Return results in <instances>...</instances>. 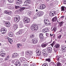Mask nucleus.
Here are the masks:
<instances>
[{
  "instance_id": "63",
  "label": "nucleus",
  "mask_w": 66,
  "mask_h": 66,
  "mask_svg": "<svg viewBox=\"0 0 66 66\" xmlns=\"http://www.w3.org/2000/svg\"><path fill=\"white\" fill-rule=\"evenodd\" d=\"M29 26V25L28 24H26V25H25V26L26 27H28Z\"/></svg>"
},
{
  "instance_id": "36",
  "label": "nucleus",
  "mask_w": 66,
  "mask_h": 66,
  "mask_svg": "<svg viewBox=\"0 0 66 66\" xmlns=\"http://www.w3.org/2000/svg\"><path fill=\"white\" fill-rule=\"evenodd\" d=\"M50 64V65H51L52 66H54V63L53 62H51Z\"/></svg>"
},
{
  "instance_id": "33",
  "label": "nucleus",
  "mask_w": 66,
  "mask_h": 66,
  "mask_svg": "<svg viewBox=\"0 0 66 66\" xmlns=\"http://www.w3.org/2000/svg\"><path fill=\"white\" fill-rule=\"evenodd\" d=\"M55 41H53V43L51 44V45L53 47L54 45H55Z\"/></svg>"
},
{
  "instance_id": "17",
  "label": "nucleus",
  "mask_w": 66,
  "mask_h": 66,
  "mask_svg": "<svg viewBox=\"0 0 66 66\" xmlns=\"http://www.w3.org/2000/svg\"><path fill=\"white\" fill-rule=\"evenodd\" d=\"M36 52L37 53V55H40L41 54V52H40V51L39 50H38L36 51Z\"/></svg>"
},
{
  "instance_id": "62",
  "label": "nucleus",
  "mask_w": 66,
  "mask_h": 66,
  "mask_svg": "<svg viewBox=\"0 0 66 66\" xmlns=\"http://www.w3.org/2000/svg\"><path fill=\"white\" fill-rule=\"evenodd\" d=\"M10 40L11 41V42H13V40H12V39H11Z\"/></svg>"
},
{
  "instance_id": "34",
  "label": "nucleus",
  "mask_w": 66,
  "mask_h": 66,
  "mask_svg": "<svg viewBox=\"0 0 66 66\" xmlns=\"http://www.w3.org/2000/svg\"><path fill=\"white\" fill-rule=\"evenodd\" d=\"M46 61H47V62H51V59L50 58L46 59Z\"/></svg>"
},
{
  "instance_id": "60",
  "label": "nucleus",
  "mask_w": 66,
  "mask_h": 66,
  "mask_svg": "<svg viewBox=\"0 0 66 66\" xmlns=\"http://www.w3.org/2000/svg\"><path fill=\"white\" fill-rule=\"evenodd\" d=\"M42 31H44V32L45 31V29H43L42 30Z\"/></svg>"
},
{
  "instance_id": "46",
  "label": "nucleus",
  "mask_w": 66,
  "mask_h": 66,
  "mask_svg": "<svg viewBox=\"0 0 66 66\" xmlns=\"http://www.w3.org/2000/svg\"><path fill=\"white\" fill-rule=\"evenodd\" d=\"M62 36L61 35H59V36H58L57 38L59 39H60L61 38V37Z\"/></svg>"
},
{
  "instance_id": "40",
  "label": "nucleus",
  "mask_w": 66,
  "mask_h": 66,
  "mask_svg": "<svg viewBox=\"0 0 66 66\" xmlns=\"http://www.w3.org/2000/svg\"><path fill=\"white\" fill-rule=\"evenodd\" d=\"M43 52H44V53H46V52H48L47 50L45 49H44L43 50Z\"/></svg>"
},
{
  "instance_id": "47",
  "label": "nucleus",
  "mask_w": 66,
  "mask_h": 66,
  "mask_svg": "<svg viewBox=\"0 0 66 66\" xmlns=\"http://www.w3.org/2000/svg\"><path fill=\"white\" fill-rule=\"evenodd\" d=\"M15 8L16 9H17L19 8V6H15Z\"/></svg>"
},
{
  "instance_id": "15",
  "label": "nucleus",
  "mask_w": 66,
  "mask_h": 66,
  "mask_svg": "<svg viewBox=\"0 0 66 66\" xmlns=\"http://www.w3.org/2000/svg\"><path fill=\"white\" fill-rule=\"evenodd\" d=\"M22 33V30H20L18 32L16 33V35H19V34H21Z\"/></svg>"
},
{
  "instance_id": "59",
  "label": "nucleus",
  "mask_w": 66,
  "mask_h": 66,
  "mask_svg": "<svg viewBox=\"0 0 66 66\" xmlns=\"http://www.w3.org/2000/svg\"><path fill=\"white\" fill-rule=\"evenodd\" d=\"M64 23H63L64 24V26H66V22H64Z\"/></svg>"
},
{
  "instance_id": "18",
  "label": "nucleus",
  "mask_w": 66,
  "mask_h": 66,
  "mask_svg": "<svg viewBox=\"0 0 66 66\" xmlns=\"http://www.w3.org/2000/svg\"><path fill=\"white\" fill-rule=\"evenodd\" d=\"M21 64V63H20V62L18 61H16L15 63V65L17 66H19Z\"/></svg>"
},
{
  "instance_id": "57",
  "label": "nucleus",
  "mask_w": 66,
  "mask_h": 66,
  "mask_svg": "<svg viewBox=\"0 0 66 66\" xmlns=\"http://www.w3.org/2000/svg\"><path fill=\"white\" fill-rule=\"evenodd\" d=\"M54 52H56V50L55 49H54Z\"/></svg>"
},
{
  "instance_id": "41",
  "label": "nucleus",
  "mask_w": 66,
  "mask_h": 66,
  "mask_svg": "<svg viewBox=\"0 0 66 66\" xmlns=\"http://www.w3.org/2000/svg\"><path fill=\"white\" fill-rule=\"evenodd\" d=\"M49 31V29H45V31H44V33L48 32Z\"/></svg>"
},
{
  "instance_id": "56",
  "label": "nucleus",
  "mask_w": 66,
  "mask_h": 66,
  "mask_svg": "<svg viewBox=\"0 0 66 66\" xmlns=\"http://www.w3.org/2000/svg\"><path fill=\"white\" fill-rule=\"evenodd\" d=\"M23 66H29V65L27 64H24Z\"/></svg>"
},
{
  "instance_id": "11",
  "label": "nucleus",
  "mask_w": 66,
  "mask_h": 66,
  "mask_svg": "<svg viewBox=\"0 0 66 66\" xmlns=\"http://www.w3.org/2000/svg\"><path fill=\"white\" fill-rule=\"evenodd\" d=\"M24 21L25 23H29L30 20L27 18H24Z\"/></svg>"
},
{
  "instance_id": "21",
  "label": "nucleus",
  "mask_w": 66,
  "mask_h": 66,
  "mask_svg": "<svg viewBox=\"0 0 66 66\" xmlns=\"http://www.w3.org/2000/svg\"><path fill=\"white\" fill-rule=\"evenodd\" d=\"M52 48L51 47H48L47 48V50L48 51V52H52Z\"/></svg>"
},
{
  "instance_id": "50",
  "label": "nucleus",
  "mask_w": 66,
  "mask_h": 66,
  "mask_svg": "<svg viewBox=\"0 0 66 66\" xmlns=\"http://www.w3.org/2000/svg\"><path fill=\"white\" fill-rule=\"evenodd\" d=\"M9 9H10V10H11V9H12V6H9Z\"/></svg>"
},
{
  "instance_id": "13",
  "label": "nucleus",
  "mask_w": 66,
  "mask_h": 66,
  "mask_svg": "<svg viewBox=\"0 0 66 66\" xmlns=\"http://www.w3.org/2000/svg\"><path fill=\"white\" fill-rule=\"evenodd\" d=\"M4 14H7V15H11L12 13L11 11H4Z\"/></svg>"
},
{
  "instance_id": "38",
  "label": "nucleus",
  "mask_w": 66,
  "mask_h": 66,
  "mask_svg": "<svg viewBox=\"0 0 66 66\" xmlns=\"http://www.w3.org/2000/svg\"><path fill=\"white\" fill-rule=\"evenodd\" d=\"M61 63H60V62H58L57 63V66H61Z\"/></svg>"
},
{
  "instance_id": "7",
  "label": "nucleus",
  "mask_w": 66,
  "mask_h": 66,
  "mask_svg": "<svg viewBox=\"0 0 66 66\" xmlns=\"http://www.w3.org/2000/svg\"><path fill=\"white\" fill-rule=\"evenodd\" d=\"M49 21V20L47 19H45L44 20V22L46 26H48V25H49L50 22Z\"/></svg>"
},
{
  "instance_id": "32",
  "label": "nucleus",
  "mask_w": 66,
  "mask_h": 66,
  "mask_svg": "<svg viewBox=\"0 0 66 66\" xmlns=\"http://www.w3.org/2000/svg\"><path fill=\"white\" fill-rule=\"evenodd\" d=\"M57 4H58V2L56 0L54 1V5H57Z\"/></svg>"
},
{
  "instance_id": "45",
  "label": "nucleus",
  "mask_w": 66,
  "mask_h": 66,
  "mask_svg": "<svg viewBox=\"0 0 66 66\" xmlns=\"http://www.w3.org/2000/svg\"><path fill=\"white\" fill-rule=\"evenodd\" d=\"M42 66H48V65L46 63H44L43 64Z\"/></svg>"
},
{
  "instance_id": "14",
  "label": "nucleus",
  "mask_w": 66,
  "mask_h": 66,
  "mask_svg": "<svg viewBox=\"0 0 66 66\" xmlns=\"http://www.w3.org/2000/svg\"><path fill=\"white\" fill-rule=\"evenodd\" d=\"M26 54L27 55H32L33 54V53L31 51H26Z\"/></svg>"
},
{
  "instance_id": "31",
  "label": "nucleus",
  "mask_w": 66,
  "mask_h": 66,
  "mask_svg": "<svg viewBox=\"0 0 66 66\" xmlns=\"http://www.w3.org/2000/svg\"><path fill=\"white\" fill-rule=\"evenodd\" d=\"M57 30V28L56 27H54L53 28L52 31L53 32H55L56 31V30Z\"/></svg>"
},
{
  "instance_id": "24",
  "label": "nucleus",
  "mask_w": 66,
  "mask_h": 66,
  "mask_svg": "<svg viewBox=\"0 0 66 66\" xmlns=\"http://www.w3.org/2000/svg\"><path fill=\"white\" fill-rule=\"evenodd\" d=\"M17 47L18 48H20L22 46V44H21L18 43L17 44Z\"/></svg>"
},
{
  "instance_id": "48",
  "label": "nucleus",
  "mask_w": 66,
  "mask_h": 66,
  "mask_svg": "<svg viewBox=\"0 0 66 66\" xmlns=\"http://www.w3.org/2000/svg\"><path fill=\"white\" fill-rule=\"evenodd\" d=\"M24 4H28V0L26 1L24 3Z\"/></svg>"
},
{
  "instance_id": "8",
  "label": "nucleus",
  "mask_w": 66,
  "mask_h": 66,
  "mask_svg": "<svg viewBox=\"0 0 66 66\" xmlns=\"http://www.w3.org/2000/svg\"><path fill=\"white\" fill-rule=\"evenodd\" d=\"M4 51H2L1 53L0 54V56L1 57H5L6 56V54L4 53Z\"/></svg>"
},
{
  "instance_id": "49",
  "label": "nucleus",
  "mask_w": 66,
  "mask_h": 66,
  "mask_svg": "<svg viewBox=\"0 0 66 66\" xmlns=\"http://www.w3.org/2000/svg\"><path fill=\"white\" fill-rule=\"evenodd\" d=\"M59 46H60V45H59V44H57L56 45V47H57H57H59Z\"/></svg>"
},
{
  "instance_id": "6",
  "label": "nucleus",
  "mask_w": 66,
  "mask_h": 66,
  "mask_svg": "<svg viewBox=\"0 0 66 66\" xmlns=\"http://www.w3.org/2000/svg\"><path fill=\"white\" fill-rule=\"evenodd\" d=\"M19 61H20V63H25V62L24 61H26V59L23 57H21L19 59Z\"/></svg>"
},
{
  "instance_id": "20",
  "label": "nucleus",
  "mask_w": 66,
  "mask_h": 66,
  "mask_svg": "<svg viewBox=\"0 0 66 66\" xmlns=\"http://www.w3.org/2000/svg\"><path fill=\"white\" fill-rule=\"evenodd\" d=\"M35 34H31L30 35V38H33L35 37Z\"/></svg>"
},
{
  "instance_id": "23",
  "label": "nucleus",
  "mask_w": 66,
  "mask_h": 66,
  "mask_svg": "<svg viewBox=\"0 0 66 66\" xmlns=\"http://www.w3.org/2000/svg\"><path fill=\"white\" fill-rule=\"evenodd\" d=\"M61 50L63 52H66V47H62Z\"/></svg>"
},
{
  "instance_id": "26",
  "label": "nucleus",
  "mask_w": 66,
  "mask_h": 66,
  "mask_svg": "<svg viewBox=\"0 0 66 66\" xmlns=\"http://www.w3.org/2000/svg\"><path fill=\"white\" fill-rule=\"evenodd\" d=\"M5 24L7 27H9L11 26V24L9 22H6L5 23Z\"/></svg>"
},
{
  "instance_id": "1",
  "label": "nucleus",
  "mask_w": 66,
  "mask_h": 66,
  "mask_svg": "<svg viewBox=\"0 0 66 66\" xmlns=\"http://www.w3.org/2000/svg\"><path fill=\"white\" fill-rule=\"evenodd\" d=\"M31 29L32 31H37L38 30V26L36 24L33 25L31 27Z\"/></svg>"
},
{
  "instance_id": "5",
  "label": "nucleus",
  "mask_w": 66,
  "mask_h": 66,
  "mask_svg": "<svg viewBox=\"0 0 66 66\" xmlns=\"http://www.w3.org/2000/svg\"><path fill=\"white\" fill-rule=\"evenodd\" d=\"M39 38L40 39V40L41 42H43L44 40V36H43V34L42 33L40 34L39 35Z\"/></svg>"
},
{
  "instance_id": "30",
  "label": "nucleus",
  "mask_w": 66,
  "mask_h": 66,
  "mask_svg": "<svg viewBox=\"0 0 66 66\" xmlns=\"http://www.w3.org/2000/svg\"><path fill=\"white\" fill-rule=\"evenodd\" d=\"M13 33L12 32H10L9 34V35L10 37H13Z\"/></svg>"
},
{
  "instance_id": "64",
  "label": "nucleus",
  "mask_w": 66,
  "mask_h": 66,
  "mask_svg": "<svg viewBox=\"0 0 66 66\" xmlns=\"http://www.w3.org/2000/svg\"><path fill=\"white\" fill-rule=\"evenodd\" d=\"M46 36H48V34L47 33H46Z\"/></svg>"
},
{
  "instance_id": "2",
  "label": "nucleus",
  "mask_w": 66,
  "mask_h": 66,
  "mask_svg": "<svg viewBox=\"0 0 66 66\" xmlns=\"http://www.w3.org/2000/svg\"><path fill=\"white\" fill-rule=\"evenodd\" d=\"M20 19V17L19 15H17L15 17L14 20L15 22H18Z\"/></svg>"
},
{
  "instance_id": "16",
  "label": "nucleus",
  "mask_w": 66,
  "mask_h": 66,
  "mask_svg": "<svg viewBox=\"0 0 66 66\" xmlns=\"http://www.w3.org/2000/svg\"><path fill=\"white\" fill-rule=\"evenodd\" d=\"M38 40L36 39H33L32 40V42L33 44H37Z\"/></svg>"
},
{
  "instance_id": "54",
  "label": "nucleus",
  "mask_w": 66,
  "mask_h": 66,
  "mask_svg": "<svg viewBox=\"0 0 66 66\" xmlns=\"http://www.w3.org/2000/svg\"><path fill=\"white\" fill-rule=\"evenodd\" d=\"M64 4H66V0H64Z\"/></svg>"
},
{
  "instance_id": "43",
  "label": "nucleus",
  "mask_w": 66,
  "mask_h": 66,
  "mask_svg": "<svg viewBox=\"0 0 66 66\" xmlns=\"http://www.w3.org/2000/svg\"><path fill=\"white\" fill-rule=\"evenodd\" d=\"M20 3H20L18 1V0H17L16 3V4H18V5H19V4H20Z\"/></svg>"
},
{
  "instance_id": "37",
  "label": "nucleus",
  "mask_w": 66,
  "mask_h": 66,
  "mask_svg": "<svg viewBox=\"0 0 66 66\" xmlns=\"http://www.w3.org/2000/svg\"><path fill=\"white\" fill-rule=\"evenodd\" d=\"M50 5H54V1H52L51 2V3L50 4Z\"/></svg>"
},
{
  "instance_id": "27",
  "label": "nucleus",
  "mask_w": 66,
  "mask_h": 66,
  "mask_svg": "<svg viewBox=\"0 0 66 66\" xmlns=\"http://www.w3.org/2000/svg\"><path fill=\"white\" fill-rule=\"evenodd\" d=\"M43 53V55L45 56L46 57L48 55V52H46V53H44V52H42Z\"/></svg>"
},
{
  "instance_id": "42",
  "label": "nucleus",
  "mask_w": 66,
  "mask_h": 66,
  "mask_svg": "<svg viewBox=\"0 0 66 66\" xmlns=\"http://www.w3.org/2000/svg\"><path fill=\"white\" fill-rule=\"evenodd\" d=\"M9 2H10V3H12V2H13V1H14V0H8Z\"/></svg>"
},
{
  "instance_id": "28",
  "label": "nucleus",
  "mask_w": 66,
  "mask_h": 66,
  "mask_svg": "<svg viewBox=\"0 0 66 66\" xmlns=\"http://www.w3.org/2000/svg\"><path fill=\"white\" fill-rule=\"evenodd\" d=\"M64 22L63 21H62L61 22H59V26H63V24H64Z\"/></svg>"
},
{
  "instance_id": "55",
  "label": "nucleus",
  "mask_w": 66,
  "mask_h": 66,
  "mask_svg": "<svg viewBox=\"0 0 66 66\" xmlns=\"http://www.w3.org/2000/svg\"><path fill=\"white\" fill-rule=\"evenodd\" d=\"M22 42H24L25 41H26V39H23L22 40Z\"/></svg>"
},
{
  "instance_id": "51",
  "label": "nucleus",
  "mask_w": 66,
  "mask_h": 66,
  "mask_svg": "<svg viewBox=\"0 0 66 66\" xmlns=\"http://www.w3.org/2000/svg\"><path fill=\"white\" fill-rule=\"evenodd\" d=\"M20 3H22V0H17Z\"/></svg>"
},
{
  "instance_id": "44",
  "label": "nucleus",
  "mask_w": 66,
  "mask_h": 66,
  "mask_svg": "<svg viewBox=\"0 0 66 66\" xmlns=\"http://www.w3.org/2000/svg\"><path fill=\"white\" fill-rule=\"evenodd\" d=\"M28 4H30L31 3V1L30 0H27Z\"/></svg>"
},
{
  "instance_id": "25",
  "label": "nucleus",
  "mask_w": 66,
  "mask_h": 66,
  "mask_svg": "<svg viewBox=\"0 0 66 66\" xmlns=\"http://www.w3.org/2000/svg\"><path fill=\"white\" fill-rule=\"evenodd\" d=\"M47 45H48V44H45V43H43L42 45L41 46L43 48H44L46 47Z\"/></svg>"
},
{
  "instance_id": "3",
  "label": "nucleus",
  "mask_w": 66,
  "mask_h": 66,
  "mask_svg": "<svg viewBox=\"0 0 66 66\" xmlns=\"http://www.w3.org/2000/svg\"><path fill=\"white\" fill-rule=\"evenodd\" d=\"M56 14V12L55 11H53L52 12H50V17H52L55 15Z\"/></svg>"
},
{
  "instance_id": "52",
  "label": "nucleus",
  "mask_w": 66,
  "mask_h": 66,
  "mask_svg": "<svg viewBox=\"0 0 66 66\" xmlns=\"http://www.w3.org/2000/svg\"><path fill=\"white\" fill-rule=\"evenodd\" d=\"M22 55H24V52H22L20 53Z\"/></svg>"
},
{
  "instance_id": "35",
  "label": "nucleus",
  "mask_w": 66,
  "mask_h": 66,
  "mask_svg": "<svg viewBox=\"0 0 66 66\" xmlns=\"http://www.w3.org/2000/svg\"><path fill=\"white\" fill-rule=\"evenodd\" d=\"M9 56H8L7 57H6L4 59L5 61H7L9 59Z\"/></svg>"
},
{
  "instance_id": "22",
  "label": "nucleus",
  "mask_w": 66,
  "mask_h": 66,
  "mask_svg": "<svg viewBox=\"0 0 66 66\" xmlns=\"http://www.w3.org/2000/svg\"><path fill=\"white\" fill-rule=\"evenodd\" d=\"M18 54L15 53L14 54H13L12 55V57H17L18 56Z\"/></svg>"
},
{
  "instance_id": "39",
  "label": "nucleus",
  "mask_w": 66,
  "mask_h": 66,
  "mask_svg": "<svg viewBox=\"0 0 66 66\" xmlns=\"http://www.w3.org/2000/svg\"><path fill=\"white\" fill-rule=\"evenodd\" d=\"M61 11L63 12L64 11V7L63 6H62L61 7Z\"/></svg>"
},
{
  "instance_id": "19",
  "label": "nucleus",
  "mask_w": 66,
  "mask_h": 66,
  "mask_svg": "<svg viewBox=\"0 0 66 66\" xmlns=\"http://www.w3.org/2000/svg\"><path fill=\"white\" fill-rule=\"evenodd\" d=\"M25 9H26V7H22L21 8L19 9V11L20 12H22L24 10H25Z\"/></svg>"
},
{
  "instance_id": "10",
  "label": "nucleus",
  "mask_w": 66,
  "mask_h": 66,
  "mask_svg": "<svg viewBox=\"0 0 66 66\" xmlns=\"http://www.w3.org/2000/svg\"><path fill=\"white\" fill-rule=\"evenodd\" d=\"M46 7V5L45 4H42L40 6V8L41 10H43Z\"/></svg>"
},
{
  "instance_id": "4",
  "label": "nucleus",
  "mask_w": 66,
  "mask_h": 66,
  "mask_svg": "<svg viewBox=\"0 0 66 66\" xmlns=\"http://www.w3.org/2000/svg\"><path fill=\"white\" fill-rule=\"evenodd\" d=\"M6 31H7L6 29L5 28H3L1 30V32L2 34H5V33H6Z\"/></svg>"
},
{
  "instance_id": "53",
  "label": "nucleus",
  "mask_w": 66,
  "mask_h": 66,
  "mask_svg": "<svg viewBox=\"0 0 66 66\" xmlns=\"http://www.w3.org/2000/svg\"><path fill=\"white\" fill-rule=\"evenodd\" d=\"M27 33L26 32L24 34V36H27Z\"/></svg>"
},
{
  "instance_id": "12",
  "label": "nucleus",
  "mask_w": 66,
  "mask_h": 66,
  "mask_svg": "<svg viewBox=\"0 0 66 66\" xmlns=\"http://www.w3.org/2000/svg\"><path fill=\"white\" fill-rule=\"evenodd\" d=\"M57 20V18L56 16H55V17H54L52 19V22H56Z\"/></svg>"
},
{
  "instance_id": "29",
  "label": "nucleus",
  "mask_w": 66,
  "mask_h": 66,
  "mask_svg": "<svg viewBox=\"0 0 66 66\" xmlns=\"http://www.w3.org/2000/svg\"><path fill=\"white\" fill-rule=\"evenodd\" d=\"M19 26H20V27H21V28L23 27V23L22 22H20L19 23Z\"/></svg>"
},
{
  "instance_id": "58",
  "label": "nucleus",
  "mask_w": 66,
  "mask_h": 66,
  "mask_svg": "<svg viewBox=\"0 0 66 66\" xmlns=\"http://www.w3.org/2000/svg\"><path fill=\"white\" fill-rule=\"evenodd\" d=\"M44 18H47V16L46 15H45L44 16Z\"/></svg>"
},
{
  "instance_id": "61",
  "label": "nucleus",
  "mask_w": 66,
  "mask_h": 66,
  "mask_svg": "<svg viewBox=\"0 0 66 66\" xmlns=\"http://www.w3.org/2000/svg\"><path fill=\"white\" fill-rule=\"evenodd\" d=\"M53 34L52 35L51 34H50V36H53Z\"/></svg>"
},
{
  "instance_id": "9",
  "label": "nucleus",
  "mask_w": 66,
  "mask_h": 66,
  "mask_svg": "<svg viewBox=\"0 0 66 66\" xmlns=\"http://www.w3.org/2000/svg\"><path fill=\"white\" fill-rule=\"evenodd\" d=\"M44 14V12L43 11H39L37 13L38 17H40L42 16H43Z\"/></svg>"
}]
</instances>
